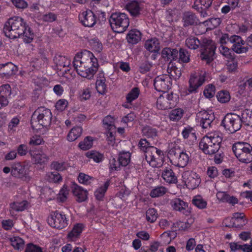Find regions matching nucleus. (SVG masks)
Instances as JSON below:
<instances>
[{
    "label": "nucleus",
    "instance_id": "1",
    "mask_svg": "<svg viewBox=\"0 0 252 252\" xmlns=\"http://www.w3.org/2000/svg\"><path fill=\"white\" fill-rule=\"evenodd\" d=\"M186 46L190 49L195 50L200 45V58L202 60L209 63L213 59L216 46L212 40L204 38L202 42L195 36H190L185 41Z\"/></svg>",
    "mask_w": 252,
    "mask_h": 252
},
{
    "label": "nucleus",
    "instance_id": "2",
    "mask_svg": "<svg viewBox=\"0 0 252 252\" xmlns=\"http://www.w3.org/2000/svg\"><path fill=\"white\" fill-rule=\"evenodd\" d=\"M222 139V134L219 131L208 132L199 142V149L205 154H215L220 148Z\"/></svg>",
    "mask_w": 252,
    "mask_h": 252
},
{
    "label": "nucleus",
    "instance_id": "3",
    "mask_svg": "<svg viewBox=\"0 0 252 252\" xmlns=\"http://www.w3.org/2000/svg\"><path fill=\"white\" fill-rule=\"evenodd\" d=\"M27 24L22 17L14 16L10 18L5 23L3 32L5 35L11 39L20 37V34L25 30Z\"/></svg>",
    "mask_w": 252,
    "mask_h": 252
},
{
    "label": "nucleus",
    "instance_id": "4",
    "mask_svg": "<svg viewBox=\"0 0 252 252\" xmlns=\"http://www.w3.org/2000/svg\"><path fill=\"white\" fill-rule=\"evenodd\" d=\"M52 118V114L50 109L45 107H39L32 115V127L36 130L44 127L47 128L51 124Z\"/></svg>",
    "mask_w": 252,
    "mask_h": 252
},
{
    "label": "nucleus",
    "instance_id": "5",
    "mask_svg": "<svg viewBox=\"0 0 252 252\" xmlns=\"http://www.w3.org/2000/svg\"><path fill=\"white\" fill-rule=\"evenodd\" d=\"M232 150L240 161L248 163L252 161V147L249 143L236 142L233 145Z\"/></svg>",
    "mask_w": 252,
    "mask_h": 252
},
{
    "label": "nucleus",
    "instance_id": "6",
    "mask_svg": "<svg viewBox=\"0 0 252 252\" xmlns=\"http://www.w3.org/2000/svg\"><path fill=\"white\" fill-rule=\"evenodd\" d=\"M109 22L112 30L118 33L124 32L129 25L128 16L121 12L113 13L110 17Z\"/></svg>",
    "mask_w": 252,
    "mask_h": 252
},
{
    "label": "nucleus",
    "instance_id": "7",
    "mask_svg": "<svg viewBox=\"0 0 252 252\" xmlns=\"http://www.w3.org/2000/svg\"><path fill=\"white\" fill-rule=\"evenodd\" d=\"M96 59L94 54L89 51L84 50L75 56L73 61V66L76 72H82V69L94 62Z\"/></svg>",
    "mask_w": 252,
    "mask_h": 252
},
{
    "label": "nucleus",
    "instance_id": "8",
    "mask_svg": "<svg viewBox=\"0 0 252 252\" xmlns=\"http://www.w3.org/2000/svg\"><path fill=\"white\" fill-rule=\"evenodd\" d=\"M221 126L229 133H234L242 126V119L240 116L235 114H227L221 121Z\"/></svg>",
    "mask_w": 252,
    "mask_h": 252
},
{
    "label": "nucleus",
    "instance_id": "9",
    "mask_svg": "<svg viewBox=\"0 0 252 252\" xmlns=\"http://www.w3.org/2000/svg\"><path fill=\"white\" fill-rule=\"evenodd\" d=\"M205 70H197L191 73L189 81V91L190 93L195 92L205 82Z\"/></svg>",
    "mask_w": 252,
    "mask_h": 252
},
{
    "label": "nucleus",
    "instance_id": "10",
    "mask_svg": "<svg viewBox=\"0 0 252 252\" xmlns=\"http://www.w3.org/2000/svg\"><path fill=\"white\" fill-rule=\"evenodd\" d=\"M48 223L52 227L62 229L67 226L68 220L64 214L55 211L49 216Z\"/></svg>",
    "mask_w": 252,
    "mask_h": 252
},
{
    "label": "nucleus",
    "instance_id": "11",
    "mask_svg": "<svg viewBox=\"0 0 252 252\" xmlns=\"http://www.w3.org/2000/svg\"><path fill=\"white\" fill-rule=\"evenodd\" d=\"M182 178L187 187L191 189L196 188L201 182L199 176L195 172L191 171L184 172Z\"/></svg>",
    "mask_w": 252,
    "mask_h": 252
},
{
    "label": "nucleus",
    "instance_id": "12",
    "mask_svg": "<svg viewBox=\"0 0 252 252\" xmlns=\"http://www.w3.org/2000/svg\"><path fill=\"white\" fill-rule=\"evenodd\" d=\"M11 175L24 181H28L31 179L28 172L26 170L25 165L19 162L13 163L11 165Z\"/></svg>",
    "mask_w": 252,
    "mask_h": 252
},
{
    "label": "nucleus",
    "instance_id": "13",
    "mask_svg": "<svg viewBox=\"0 0 252 252\" xmlns=\"http://www.w3.org/2000/svg\"><path fill=\"white\" fill-rule=\"evenodd\" d=\"M175 101L173 94L160 95L157 101V107L160 110L170 109L174 106Z\"/></svg>",
    "mask_w": 252,
    "mask_h": 252
},
{
    "label": "nucleus",
    "instance_id": "14",
    "mask_svg": "<svg viewBox=\"0 0 252 252\" xmlns=\"http://www.w3.org/2000/svg\"><path fill=\"white\" fill-rule=\"evenodd\" d=\"M230 42L233 44L232 48L237 54L246 53L248 50V46L242 38L236 35L231 36L229 38Z\"/></svg>",
    "mask_w": 252,
    "mask_h": 252
},
{
    "label": "nucleus",
    "instance_id": "15",
    "mask_svg": "<svg viewBox=\"0 0 252 252\" xmlns=\"http://www.w3.org/2000/svg\"><path fill=\"white\" fill-rule=\"evenodd\" d=\"M197 117L200 126L204 129H208L211 127V124L215 119L214 113L206 111L199 112Z\"/></svg>",
    "mask_w": 252,
    "mask_h": 252
},
{
    "label": "nucleus",
    "instance_id": "16",
    "mask_svg": "<svg viewBox=\"0 0 252 252\" xmlns=\"http://www.w3.org/2000/svg\"><path fill=\"white\" fill-rule=\"evenodd\" d=\"M154 85L157 91L165 93L170 88L171 83L168 77L158 76L155 79Z\"/></svg>",
    "mask_w": 252,
    "mask_h": 252
},
{
    "label": "nucleus",
    "instance_id": "17",
    "mask_svg": "<svg viewBox=\"0 0 252 252\" xmlns=\"http://www.w3.org/2000/svg\"><path fill=\"white\" fill-rule=\"evenodd\" d=\"M79 19L85 27H92L96 23L95 16L91 10L81 12L79 15Z\"/></svg>",
    "mask_w": 252,
    "mask_h": 252
},
{
    "label": "nucleus",
    "instance_id": "18",
    "mask_svg": "<svg viewBox=\"0 0 252 252\" xmlns=\"http://www.w3.org/2000/svg\"><path fill=\"white\" fill-rule=\"evenodd\" d=\"M98 66L97 59H94V62L91 63V65H88L87 67L82 69V73L81 72H76L82 77L91 79L96 72Z\"/></svg>",
    "mask_w": 252,
    "mask_h": 252
},
{
    "label": "nucleus",
    "instance_id": "19",
    "mask_svg": "<svg viewBox=\"0 0 252 252\" xmlns=\"http://www.w3.org/2000/svg\"><path fill=\"white\" fill-rule=\"evenodd\" d=\"M161 177L166 183L174 184L177 182V178L170 166L164 164L162 166Z\"/></svg>",
    "mask_w": 252,
    "mask_h": 252
},
{
    "label": "nucleus",
    "instance_id": "20",
    "mask_svg": "<svg viewBox=\"0 0 252 252\" xmlns=\"http://www.w3.org/2000/svg\"><path fill=\"white\" fill-rule=\"evenodd\" d=\"M173 210L179 211L183 214L188 215L190 211L189 210L188 204L180 198H174L170 203Z\"/></svg>",
    "mask_w": 252,
    "mask_h": 252
},
{
    "label": "nucleus",
    "instance_id": "21",
    "mask_svg": "<svg viewBox=\"0 0 252 252\" xmlns=\"http://www.w3.org/2000/svg\"><path fill=\"white\" fill-rule=\"evenodd\" d=\"M190 157V153L189 152L182 151L174 159L172 164L179 167H185L188 164Z\"/></svg>",
    "mask_w": 252,
    "mask_h": 252
},
{
    "label": "nucleus",
    "instance_id": "22",
    "mask_svg": "<svg viewBox=\"0 0 252 252\" xmlns=\"http://www.w3.org/2000/svg\"><path fill=\"white\" fill-rule=\"evenodd\" d=\"M144 47L150 53H158L160 50V42L156 37L147 39L144 43Z\"/></svg>",
    "mask_w": 252,
    "mask_h": 252
},
{
    "label": "nucleus",
    "instance_id": "23",
    "mask_svg": "<svg viewBox=\"0 0 252 252\" xmlns=\"http://www.w3.org/2000/svg\"><path fill=\"white\" fill-rule=\"evenodd\" d=\"M145 157L147 162L153 167L159 168L164 165L162 158L157 157L155 154H153L152 153L148 152Z\"/></svg>",
    "mask_w": 252,
    "mask_h": 252
},
{
    "label": "nucleus",
    "instance_id": "24",
    "mask_svg": "<svg viewBox=\"0 0 252 252\" xmlns=\"http://www.w3.org/2000/svg\"><path fill=\"white\" fill-rule=\"evenodd\" d=\"M145 157L147 162L153 167L159 168L164 165L162 158L157 157L155 154H153L152 153L148 152Z\"/></svg>",
    "mask_w": 252,
    "mask_h": 252
},
{
    "label": "nucleus",
    "instance_id": "25",
    "mask_svg": "<svg viewBox=\"0 0 252 252\" xmlns=\"http://www.w3.org/2000/svg\"><path fill=\"white\" fill-rule=\"evenodd\" d=\"M29 206V203L26 200L14 201L9 205V211L12 216H14L15 212H22Z\"/></svg>",
    "mask_w": 252,
    "mask_h": 252
},
{
    "label": "nucleus",
    "instance_id": "26",
    "mask_svg": "<svg viewBox=\"0 0 252 252\" xmlns=\"http://www.w3.org/2000/svg\"><path fill=\"white\" fill-rule=\"evenodd\" d=\"M72 191L73 195L76 197V200L78 202L84 201L87 198V191L76 184L73 185Z\"/></svg>",
    "mask_w": 252,
    "mask_h": 252
},
{
    "label": "nucleus",
    "instance_id": "27",
    "mask_svg": "<svg viewBox=\"0 0 252 252\" xmlns=\"http://www.w3.org/2000/svg\"><path fill=\"white\" fill-rule=\"evenodd\" d=\"M142 33L137 29L129 31L126 35V39L129 43L136 44L141 39Z\"/></svg>",
    "mask_w": 252,
    "mask_h": 252
},
{
    "label": "nucleus",
    "instance_id": "28",
    "mask_svg": "<svg viewBox=\"0 0 252 252\" xmlns=\"http://www.w3.org/2000/svg\"><path fill=\"white\" fill-rule=\"evenodd\" d=\"M16 70L17 67L11 62L0 64V72L5 76L15 74Z\"/></svg>",
    "mask_w": 252,
    "mask_h": 252
},
{
    "label": "nucleus",
    "instance_id": "29",
    "mask_svg": "<svg viewBox=\"0 0 252 252\" xmlns=\"http://www.w3.org/2000/svg\"><path fill=\"white\" fill-rule=\"evenodd\" d=\"M84 226L81 223H77L73 227L71 231L67 234V239L69 241H75L82 232Z\"/></svg>",
    "mask_w": 252,
    "mask_h": 252
},
{
    "label": "nucleus",
    "instance_id": "30",
    "mask_svg": "<svg viewBox=\"0 0 252 252\" xmlns=\"http://www.w3.org/2000/svg\"><path fill=\"white\" fill-rule=\"evenodd\" d=\"M126 9L133 17H138L140 14L139 3L135 0L131 1L126 5Z\"/></svg>",
    "mask_w": 252,
    "mask_h": 252
},
{
    "label": "nucleus",
    "instance_id": "31",
    "mask_svg": "<svg viewBox=\"0 0 252 252\" xmlns=\"http://www.w3.org/2000/svg\"><path fill=\"white\" fill-rule=\"evenodd\" d=\"M182 151L179 145L175 142L170 143L168 147V155L172 158L171 160H174Z\"/></svg>",
    "mask_w": 252,
    "mask_h": 252
},
{
    "label": "nucleus",
    "instance_id": "32",
    "mask_svg": "<svg viewBox=\"0 0 252 252\" xmlns=\"http://www.w3.org/2000/svg\"><path fill=\"white\" fill-rule=\"evenodd\" d=\"M217 198L220 201L228 202L230 204H235L238 203V199L234 196H230L226 192L218 191L216 194Z\"/></svg>",
    "mask_w": 252,
    "mask_h": 252
},
{
    "label": "nucleus",
    "instance_id": "33",
    "mask_svg": "<svg viewBox=\"0 0 252 252\" xmlns=\"http://www.w3.org/2000/svg\"><path fill=\"white\" fill-rule=\"evenodd\" d=\"M105 78L103 74H99L97 77L95 83L97 92L101 94H104L106 91L107 86L105 84Z\"/></svg>",
    "mask_w": 252,
    "mask_h": 252
},
{
    "label": "nucleus",
    "instance_id": "34",
    "mask_svg": "<svg viewBox=\"0 0 252 252\" xmlns=\"http://www.w3.org/2000/svg\"><path fill=\"white\" fill-rule=\"evenodd\" d=\"M32 160L35 164H44L48 162L49 157L42 151L32 156Z\"/></svg>",
    "mask_w": 252,
    "mask_h": 252
},
{
    "label": "nucleus",
    "instance_id": "35",
    "mask_svg": "<svg viewBox=\"0 0 252 252\" xmlns=\"http://www.w3.org/2000/svg\"><path fill=\"white\" fill-rule=\"evenodd\" d=\"M82 133V128L80 126H74L69 131L67 135V140L73 142L81 136Z\"/></svg>",
    "mask_w": 252,
    "mask_h": 252
},
{
    "label": "nucleus",
    "instance_id": "36",
    "mask_svg": "<svg viewBox=\"0 0 252 252\" xmlns=\"http://www.w3.org/2000/svg\"><path fill=\"white\" fill-rule=\"evenodd\" d=\"M178 51L176 49H171L169 48H165L162 51V57L165 60H175L178 55Z\"/></svg>",
    "mask_w": 252,
    "mask_h": 252
},
{
    "label": "nucleus",
    "instance_id": "37",
    "mask_svg": "<svg viewBox=\"0 0 252 252\" xmlns=\"http://www.w3.org/2000/svg\"><path fill=\"white\" fill-rule=\"evenodd\" d=\"M22 32L20 34V37L23 39L24 42L26 43H31L33 39L34 33L28 25L27 26L25 30H23Z\"/></svg>",
    "mask_w": 252,
    "mask_h": 252
},
{
    "label": "nucleus",
    "instance_id": "38",
    "mask_svg": "<svg viewBox=\"0 0 252 252\" xmlns=\"http://www.w3.org/2000/svg\"><path fill=\"white\" fill-rule=\"evenodd\" d=\"M54 62L58 67H68L70 65V61L63 56H55Z\"/></svg>",
    "mask_w": 252,
    "mask_h": 252
},
{
    "label": "nucleus",
    "instance_id": "39",
    "mask_svg": "<svg viewBox=\"0 0 252 252\" xmlns=\"http://www.w3.org/2000/svg\"><path fill=\"white\" fill-rule=\"evenodd\" d=\"M9 240L11 245L14 249L17 250H22L24 249L25 242L21 238L18 236H13L10 238Z\"/></svg>",
    "mask_w": 252,
    "mask_h": 252
},
{
    "label": "nucleus",
    "instance_id": "40",
    "mask_svg": "<svg viewBox=\"0 0 252 252\" xmlns=\"http://www.w3.org/2000/svg\"><path fill=\"white\" fill-rule=\"evenodd\" d=\"M86 156L89 159H92L94 162L99 163L104 159V155L97 151L92 150L86 153Z\"/></svg>",
    "mask_w": 252,
    "mask_h": 252
},
{
    "label": "nucleus",
    "instance_id": "41",
    "mask_svg": "<svg viewBox=\"0 0 252 252\" xmlns=\"http://www.w3.org/2000/svg\"><path fill=\"white\" fill-rule=\"evenodd\" d=\"M109 185V181H107L103 186L96 189L94 192V195L97 200H101L102 199Z\"/></svg>",
    "mask_w": 252,
    "mask_h": 252
},
{
    "label": "nucleus",
    "instance_id": "42",
    "mask_svg": "<svg viewBox=\"0 0 252 252\" xmlns=\"http://www.w3.org/2000/svg\"><path fill=\"white\" fill-rule=\"evenodd\" d=\"M167 191V189L163 186H157L153 189L150 193V195L152 198L158 197L163 196Z\"/></svg>",
    "mask_w": 252,
    "mask_h": 252
},
{
    "label": "nucleus",
    "instance_id": "43",
    "mask_svg": "<svg viewBox=\"0 0 252 252\" xmlns=\"http://www.w3.org/2000/svg\"><path fill=\"white\" fill-rule=\"evenodd\" d=\"M115 118L110 115L106 116L103 120V125L105 128L109 130H115Z\"/></svg>",
    "mask_w": 252,
    "mask_h": 252
},
{
    "label": "nucleus",
    "instance_id": "44",
    "mask_svg": "<svg viewBox=\"0 0 252 252\" xmlns=\"http://www.w3.org/2000/svg\"><path fill=\"white\" fill-rule=\"evenodd\" d=\"M93 141L94 139L92 137L87 136L78 144V147L82 150H87L92 148Z\"/></svg>",
    "mask_w": 252,
    "mask_h": 252
},
{
    "label": "nucleus",
    "instance_id": "45",
    "mask_svg": "<svg viewBox=\"0 0 252 252\" xmlns=\"http://www.w3.org/2000/svg\"><path fill=\"white\" fill-rule=\"evenodd\" d=\"M46 179L51 183H57L62 181L61 175L56 172H50L46 174Z\"/></svg>",
    "mask_w": 252,
    "mask_h": 252
},
{
    "label": "nucleus",
    "instance_id": "46",
    "mask_svg": "<svg viewBox=\"0 0 252 252\" xmlns=\"http://www.w3.org/2000/svg\"><path fill=\"white\" fill-rule=\"evenodd\" d=\"M184 111L181 108H176L171 111L169 113V119L172 121H178L183 117Z\"/></svg>",
    "mask_w": 252,
    "mask_h": 252
},
{
    "label": "nucleus",
    "instance_id": "47",
    "mask_svg": "<svg viewBox=\"0 0 252 252\" xmlns=\"http://www.w3.org/2000/svg\"><path fill=\"white\" fill-rule=\"evenodd\" d=\"M139 94L140 91L138 88H132L126 96V102L128 103H131L132 101L138 98Z\"/></svg>",
    "mask_w": 252,
    "mask_h": 252
},
{
    "label": "nucleus",
    "instance_id": "48",
    "mask_svg": "<svg viewBox=\"0 0 252 252\" xmlns=\"http://www.w3.org/2000/svg\"><path fill=\"white\" fill-rule=\"evenodd\" d=\"M118 159L121 166H126L130 162V153L128 152L120 153Z\"/></svg>",
    "mask_w": 252,
    "mask_h": 252
},
{
    "label": "nucleus",
    "instance_id": "49",
    "mask_svg": "<svg viewBox=\"0 0 252 252\" xmlns=\"http://www.w3.org/2000/svg\"><path fill=\"white\" fill-rule=\"evenodd\" d=\"M192 202L194 206L200 209L206 208L207 204L206 201L199 195L195 196L193 198Z\"/></svg>",
    "mask_w": 252,
    "mask_h": 252
},
{
    "label": "nucleus",
    "instance_id": "50",
    "mask_svg": "<svg viewBox=\"0 0 252 252\" xmlns=\"http://www.w3.org/2000/svg\"><path fill=\"white\" fill-rule=\"evenodd\" d=\"M182 134L184 139L196 138L195 130L190 126L184 127L182 132Z\"/></svg>",
    "mask_w": 252,
    "mask_h": 252
},
{
    "label": "nucleus",
    "instance_id": "51",
    "mask_svg": "<svg viewBox=\"0 0 252 252\" xmlns=\"http://www.w3.org/2000/svg\"><path fill=\"white\" fill-rule=\"evenodd\" d=\"M183 20L184 22V25L185 26L192 25L196 23V17L195 15L190 12H187L184 14Z\"/></svg>",
    "mask_w": 252,
    "mask_h": 252
},
{
    "label": "nucleus",
    "instance_id": "52",
    "mask_svg": "<svg viewBox=\"0 0 252 252\" xmlns=\"http://www.w3.org/2000/svg\"><path fill=\"white\" fill-rule=\"evenodd\" d=\"M158 213L156 210L154 208H150L146 213V220L151 222H154L158 218Z\"/></svg>",
    "mask_w": 252,
    "mask_h": 252
},
{
    "label": "nucleus",
    "instance_id": "53",
    "mask_svg": "<svg viewBox=\"0 0 252 252\" xmlns=\"http://www.w3.org/2000/svg\"><path fill=\"white\" fill-rule=\"evenodd\" d=\"M11 94V89L9 85L5 84L0 87V96L3 98L8 99Z\"/></svg>",
    "mask_w": 252,
    "mask_h": 252
},
{
    "label": "nucleus",
    "instance_id": "54",
    "mask_svg": "<svg viewBox=\"0 0 252 252\" xmlns=\"http://www.w3.org/2000/svg\"><path fill=\"white\" fill-rule=\"evenodd\" d=\"M69 193V190L67 189L66 185H64L63 188L60 189V192L57 197V199L59 201L61 202H65Z\"/></svg>",
    "mask_w": 252,
    "mask_h": 252
},
{
    "label": "nucleus",
    "instance_id": "55",
    "mask_svg": "<svg viewBox=\"0 0 252 252\" xmlns=\"http://www.w3.org/2000/svg\"><path fill=\"white\" fill-rule=\"evenodd\" d=\"M51 167L56 170L63 171L67 169L68 165L66 162L64 161H56L52 162Z\"/></svg>",
    "mask_w": 252,
    "mask_h": 252
},
{
    "label": "nucleus",
    "instance_id": "56",
    "mask_svg": "<svg viewBox=\"0 0 252 252\" xmlns=\"http://www.w3.org/2000/svg\"><path fill=\"white\" fill-rule=\"evenodd\" d=\"M245 215L242 213H235L233 215V217L231 218H227L224 220L223 223L227 222L229 220H239L241 221V225H245L246 223V220L244 219Z\"/></svg>",
    "mask_w": 252,
    "mask_h": 252
},
{
    "label": "nucleus",
    "instance_id": "57",
    "mask_svg": "<svg viewBox=\"0 0 252 252\" xmlns=\"http://www.w3.org/2000/svg\"><path fill=\"white\" fill-rule=\"evenodd\" d=\"M138 146L140 149L145 153V156L148 152L150 151V148L153 147L146 139H141L139 142Z\"/></svg>",
    "mask_w": 252,
    "mask_h": 252
},
{
    "label": "nucleus",
    "instance_id": "58",
    "mask_svg": "<svg viewBox=\"0 0 252 252\" xmlns=\"http://www.w3.org/2000/svg\"><path fill=\"white\" fill-rule=\"evenodd\" d=\"M218 100L221 103H226L230 99V95L228 92L226 91H221L218 93Z\"/></svg>",
    "mask_w": 252,
    "mask_h": 252
},
{
    "label": "nucleus",
    "instance_id": "59",
    "mask_svg": "<svg viewBox=\"0 0 252 252\" xmlns=\"http://www.w3.org/2000/svg\"><path fill=\"white\" fill-rule=\"evenodd\" d=\"M78 180L81 184L88 185L92 182L93 178L85 173H80L78 176Z\"/></svg>",
    "mask_w": 252,
    "mask_h": 252
},
{
    "label": "nucleus",
    "instance_id": "60",
    "mask_svg": "<svg viewBox=\"0 0 252 252\" xmlns=\"http://www.w3.org/2000/svg\"><path fill=\"white\" fill-rule=\"evenodd\" d=\"M179 61L180 63H188L189 61V55L186 50L180 49Z\"/></svg>",
    "mask_w": 252,
    "mask_h": 252
},
{
    "label": "nucleus",
    "instance_id": "61",
    "mask_svg": "<svg viewBox=\"0 0 252 252\" xmlns=\"http://www.w3.org/2000/svg\"><path fill=\"white\" fill-rule=\"evenodd\" d=\"M204 95L206 98H212L215 94V87L213 85H208L204 90Z\"/></svg>",
    "mask_w": 252,
    "mask_h": 252
},
{
    "label": "nucleus",
    "instance_id": "62",
    "mask_svg": "<svg viewBox=\"0 0 252 252\" xmlns=\"http://www.w3.org/2000/svg\"><path fill=\"white\" fill-rule=\"evenodd\" d=\"M90 44L93 49L100 52L102 49V45L98 39L94 38L90 40Z\"/></svg>",
    "mask_w": 252,
    "mask_h": 252
},
{
    "label": "nucleus",
    "instance_id": "63",
    "mask_svg": "<svg viewBox=\"0 0 252 252\" xmlns=\"http://www.w3.org/2000/svg\"><path fill=\"white\" fill-rule=\"evenodd\" d=\"M173 226L179 230H186L190 227V224L188 221L179 220L173 223Z\"/></svg>",
    "mask_w": 252,
    "mask_h": 252
},
{
    "label": "nucleus",
    "instance_id": "64",
    "mask_svg": "<svg viewBox=\"0 0 252 252\" xmlns=\"http://www.w3.org/2000/svg\"><path fill=\"white\" fill-rule=\"evenodd\" d=\"M121 164L120 161L117 160L115 158H113L109 161V168L111 171H118L120 169Z\"/></svg>",
    "mask_w": 252,
    "mask_h": 252
}]
</instances>
